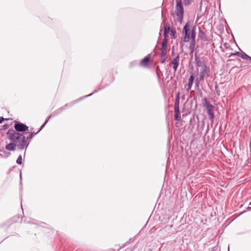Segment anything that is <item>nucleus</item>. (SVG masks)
Here are the masks:
<instances>
[{
  "label": "nucleus",
  "instance_id": "f257e3e1",
  "mask_svg": "<svg viewBox=\"0 0 251 251\" xmlns=\"http://www.w3.org/2000/svg\"><path fill=\"white\" fill-rule=\"evenodd\" d=\"M6 134L8 139L11 142L6 145L5 149L6 150L14 151L16 147L21 150H26L27 144L24 140V138L21 137L20 133L16 132L13 129H9Z\"/></svg>",
  "mask_w": 251,
  "mask_h": 251
},
{
  "label": "nucleus",
  "instance_id": "f03ea898",
  "mask_svg": "<svg viewBox=\"0 0 251 251\" xmlns=\"http://www.w3.org/2000/svg\"><path fill=\"white\" fill-rule=\"evenodd\" d=\"M195 26H193L191 25L190 22H187L183 28L182 34L183 38L182 40L184 43L188 42L192 37V31L195 32Z\"/></svg>",
  "mask_w": 251,
  "mask_h": 251
},
{
  "label": "nucleus",
  "instance_id": "7ed1b4c3",
  "mask_svg": "<svg viewBox=\"0 0 251 251\" xmlns=\"http://www.w3.org/2000/svg\"><path fill=\"white\" fill-rule=\"evenodd\" d=\"M175 13L177 17V21L180 23H182L184 16V9L181 0H176Z\"/></svg>",
  "mask_w": 251,
  "mask_h": 251
},
{
  "label": "nucleus",
  "instance_id": "20e7f679",
  "mask_svg": "<svg viewBox=\"0 0 251 251\" xmlns=\"http://www.w3.org/2000/svg\"><path fill=\"white\" fill-rule=\"evenodd\" d=\"M203 105L207 110V113L209 116V118L211 122V123H213L214 119V114L213 113L214 106L208 101L206 98H204L203 99Z\"/></svg>",
  "mask_w": 251,
  "mask_h": 251
},
{
  "label": "nucleus",
  "instance_id": "39448f33",
  "mask_svg": "<svg viewBox=\"0 0 251 251\" xmlns=\"http://www.w3.org/2000/svg\"><path fill=\"white\" fill-rule=\"evenodd\" d=\"M179 94L178 93L176 95V99L174 105L175 120L177 122L181 120V116L179 109Z\"/></svg>",
  "mask_w": 251,
  "mask_h": 251
},
{
  "label": "nucleus",
  "instance_id": "423d86ee",
  "mask_svg": "<svg viewBox=\"0 0 251 251\" xmlns=\"http://www.w3.org/2000/svg\"><path fill=\"white\" fill-rule=\"evenodd\" d=\"M71 105L69 104H66L64 106L60 107V108L54 111L51 115H50L48 118L45 121V123L40 126L39 130L37 131V133H39L41 129L45 126V125L48 123L50 119L53 116L57 115V114L61 113L64 110H65L67 107L70 106Z\"/></svg>",
  "mask_w": 251,
  "mask_h": 251
},
{
  "label": "nucleus",
  "instance_id": "0eeeda50",
  "mask_svg": "<svg viewBox=\"0 0 251 251\" xmlns=\"http://www.w3.org/2000/svg\"><path fill=\"white\" fill-rule=\"evenodd\" d=\"M14 128L15 129L14 131L18 133L25 132L28 129V126H27L19 122H15Z\"/></svg>",
  "mask_w": 251,
  "mask_h": 251
},
{
  "label": "nucleus",
  "instance_id": "6e6552de",
  "mask_svg": "<svg viewBox=\"0 0 251 251\" xmlns=\"http://www.w3.org/2000/svg\"><path fill=\"white\" fill-rule=\"evenodd\" d=\"M210 70L207 67L204 66L202 68V70L200 74L199 80L202 81L204 80V77H208L209 76Z\"/></svg>",
  "mask_w": 251,
  "mask_h": 251
},
{
  "label": "nucleus",
  "instance_id": "1a4fd4ad",
  "mask_svg": "<svg viewBox=\"0 0 251 251\" xmlns=\"http://www.w3.org/2000/svg\"><path fill=\"white\" fill-rule=\"evenodd\" d=\"M196 32L192 31V37L190 38L191 42L189 45V49L190 50V54H192L194 51V49L196 45Z\"/></svg>",
  "mask_w": 251,
  "mask_h": 251
},
{
  "label": "nucleus",
  "instance_id": "9d476101",
  "mask_svg": "<svg viewBox=\"0 0 251 251\" xmlns=\"http://www.w3.org/2000/svg\"><path fill=\"white\" fill-rule=\"evenodd\" d=\"M38 133L34 132H30L28 134V135L25 137V134L20 133L22 137L24 138V140L26 142L27 144V148L28 147L29 143L30 142L32 138Z\"/></svg>",
  "mask_w": 251,
  "mask_h": 251
},
{
  "label": "nucleus",
  "instance_id": "9b49d317",
  "mask_svg": "<svg viewBox=\"0 0 251 251\" xmlns=\"http://www.w3.org/2000/svg\"><path fill=\"white\" fill-rule=\"evenodd\" d=\"M179 62V54H178L177 55L173 58L172 60L171 63L173 65V69L175 72L178 67Z\"/></svg>",
  "mask_w": 251,
  "mask_h": 251
},
{
  "label": "nucleus",
  "instance_id": "f8f14e48",
  "mask_svg": "<svg viewBox=\"0 0 251 251\" xmlns=\"http://www.w3.org/2000/svg\"><path fill=\"white\" fill-rule=\"evenodd\" d=\"M199 37L203 41H208V37L203 31L201 30L200 28H199Z\"/></svg>",
  "mask_w": 251,
  "mask_h": 251
},
{
  "label": "nucleus",
  "instance_id": "ddd939ff",
  "mask_svg": "<svg viewBox=\"0 0 251 251\" xmlns=\"http://www.w3.org/2000/svg\"><path fill=\"white\" fill-rule=\"evenodd\" d=\"M196 54H197V53H195V55H196ZM195 61H196V65L198 67H201V68H202L204 66H206L205 63L203 61H201L197 56H196V57H195Z\"/></svg>",
  "mask_w": 251,
  "mask_h": 251
},
{
  "label": "nucleus",
  "instance_id": "4468645a",
  "mask_svg": "<svg viewBox=\"0 0 251 251\" xmlns=\"http://www.w3.org/2000/svg\"><path fill=\"white\" fill-rule=\"evenodd\" d=\"M151 57V54H148L146 57H145L141 61L140 64L145 66L147 65L148 64Z\"/></svg>",
  "mask_w": 251,
  "mask_h": 251
},
{
  "label": "nucleus",
  "instance_id": "2eb2a0df",
  "mask_svg": "<svg viewBox=\"0 0 251 251\" xmlns=\"http://www.w3.org/2000/svg\"><path fill=\"white\" fill-rule=\"evenodd\" d=\"M194 76L193 75V74L192 73V74L190 75V76L189 77V79H188V85H187V86H188L187 90L188 91L192 88L193 83V81H194Z\"/></svg>",
  "mask_w": 251,
  "mask_h": 251
},
{
  "label": "nucleus",
  "instance_id": "dca6fc26",
  "mask_svg": "<svg viewBox=\"0 0 251 251\" xmlns=\"http://www.w3.org/2000/svg\"><path fill=\"white\" fill-rule=\"evenodd\" d=\"M167 51H161L160 54V62L164 63L166 59Z\"/></svg>",
  "mask_w": 251,
  "mask_h": 251
},
{
  "label": "nucleus",
  "instance_id": "f3484780",
  "mask_svg": "<svg viewBox=\"0 0 251 251\" xmlns=\"http://www.w3.org/2000/svg\"><path fill=\"white\" fill-rule=\"evenodd\" d=\"M167 38H164L162 42V46H161V51H167Z\"/></svg>",
  "mask_w": 251,
  "mask_h": 251
},
{
  "label": "nucleus",
  "instance_id": "a211bd4d",
  "mask_svg": "<svg viewBox=\"0 0 251 251\" xmlns=\"http://www.w3.org/2000/svg\"><path fill=\"white\" fill-rule=\"evenodd\" d=\"M240 57H241L242 58H243L244 59H246L247 60H249V61L251 60V57H250V56L247 55L245 52L241 53Z\"/></svg>",
  "mask_w": 251,
  "mask_h": 251
},
{
  "label": "nucleus",
  "instance_id": "6ab92c4d",
  "mask_svg": "<svg viewBox=\"0 0 251 251\" xmlns=\"http://www.w3.org/2000/svg\"><path fill=\"white\" fill-rule=\"evenodd\" d=\"M170 30L169 26H165L164 29V38H167V35Z\"/></svg>",
  "mask_w": 251,
  "mask_h": 251
},
{
  "label": "nucleus",
  "instance_id": "aec40b11",
  "mask_svg": "<svg viewBox=\"0 0 251 251\" xmlns=\"http://www.w3.org/2000/svg\"><path fill=\"white\" fill-rule=\"evenodd\" d=\"M16 163L19 165H21L22 164V157L21 155H20L18 157Z\"/></svg>",
  "mask_w": 251,
  "mask_h": 251
},
{
  "label": "nucleus",
  "instance_id": "412c9836",
  "mask_svg": "<svg viewBox=\"0 0 251 251\" xmlns=\"http://www.w3.org/2000/svg\"><path fill=\"white\" fill-rule=\"evenodd\" d=\"M192 0H183V3L185 6H189L191 4Z\"/></svg>",
  "mask_w": 251,
  "mask_h": 251
},
{
  "label": "nucleus",
  "instance_id": "4be33fe9",
  "mask_svg": "<svg viewBox=\"0 0 251 251\" xmlns=\"http://www.w3.org/2000/svg\"><path fill=\"white\" fill-rule=\"evenodd\" d=\"M215 89L217 95L219 96L220 95V91L218 86L217 84H216L215 86Z\"/></svg>",
  "mask_w": 251,
  "mask_h": 251
},
{
  "label": "nucleus",
  "instance_id": "5701e85b",
  "mask_svg": "<svg viewBox=\"0 0 251 251\" xmlns=\"http://www.w3.org/2000/svg\"><path fill=\"white\" fill-rule=\"evenodd\" d=\"M241 52H239L238 51H237V52H235L234 53H231L230 55V56H234V55H237V56H241Z\"/></svg>",
  "mask_w": 251,
  "mask_h": 251
},
{
  "label": "nucleus",
  "instance_id": "b1692460",
  "mask_svg": "<svg viewBox=\"0 0 251 251\" xmlns=\"http://www.w3.org/2000/svg\"><path fill=\"white\" fill-rule=\"evenodd\" d=\"M171 32L172 33V38L173 39H175L176 38V37H175V34H176V31L174 29H171L170 30Z\"/></svg>",
  "mask_w": 251,
  "mask_h": 251
},
{
  "label": "nucleus",
  "instance_id": "393cba45",
  "mask_svg": "<svg viewBox=\"0 0 251 251\" xmlns=\"http://www.w3.org/2000/svg\"><path fill=\"white\" fill-rule=\"evenodd\" d=\"M7 119L4 118L2 117H0V124H1L4 120H7Z\"/></svg>",
  "mask_w": 251,
  "mask_h": 251
},
{
  "label": "nucleus",
  "instance_id": "a878e982",
  "mask_svg": "<svg viewBox=\"0 0 251 251\" xmlns=\"http://www.w3.org/2000/svg\"><path fill=\"white\" fill-rule=\"evenodd\" d=\"M97 91H95L93 93L91 94H89V95H86L85 96L84 98H86V97H88L89 96H91V95H92L94 93L97 92Z\"/></svg>",
  "mask_w": 251,
  "mask_h": 251
},
{
  "label": "nucleus",
  "instance_id": "bb28decb",
  "mask_svg": "<svg viewBox=\"0 0 251 251\" xmlns=\"http://www.w3.org/2000/svg\"><path fill=\"white\" fill-rule=\"evenodd\" d=\"M195 84L197 85V86H198L199 85V81H198V78H197L196 79V83H195Z\"/></svg>",
  "mask_w": 251,
  "mask_h": 251
},
{
  "label": "nucleus",
  "instance_id": "cd10ccee",
  "mask_svg": "<svg viewBox=\"0 0 251 251\" xmlns=\"http://www.w3.org/2000/svg\"><path fill=\"white\" fill-rule=\"evenodd\" d=\"M110 251H114V250L113 249H110Z\"/></svg>",
  "mask_w": 251,
  "mask_h": 251
},
{
  "label": "nucleus",
  "instance_id": "c85d7f7f",
  "mask_svg": "<svg viewBox=\"0 0 251 251\" xmlns=\"http://www.w3.org/2000/svg\"><path fill=\"white\" fill-rule=\"evenodd\" d=\"M20 178H21V179L22 178V175H21V174H20Z\"/></svg>",
  "mask_w": 251,
  "mask_h": 251
}]
</instances>
